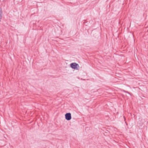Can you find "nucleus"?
I'll return each instance as SVG.
<instances>
[{
  "instance_id": "nucleus-1",
  "label": "nucleus",
  "mask_w": 148,
  "mask_h": 148,
  "mask_svg": "<svg viewBox=\"0 0 148 148\" xmlns=\"http://www.w3.org/2000/svg\"><path fill=\"white\" fill-rule=\"evenodd\" d=\"M70 66L72 69H78L77 66H79L78 64L75 62L71 63Z\"/></svg>"
},
{
  "instance_id": "nucleus-2",
  "label": "nucleus",
  "mask_w": 148,
  "mask_h": 148,
  "mask_svg": "<svg viewBox=\"0 0 148 148\" xmlns=\"http://www.w3.org/2000/svg\"><path fill=\"white\" fill-rule=\"evenodd\" d=\"M65 117L66 120L68 121L70 120L71 118V114L70 113H66L65 114Z\"/></svg>"
}]
</instances>
